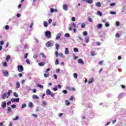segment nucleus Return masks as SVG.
I'll list each match as a JSON object with an SVG mask.
<instances>
[{
    "mask_svg": "<svg viewBox=\"0 0 126 126\" xmlns=\"http://www.w3.org/2000/svg\"><path fill=\"white\" fill-rule=\"evenodd\" d=\"M75 28H76V23H71L69 25V31H72V30H73L74 33H75L76 32V29Z\"/></svg>",
    "mask_w": 126,
    "mask_h": 126,
    "instance_id": "1",
    "label": "nucleus"
},
{
    "mask_svg": "<svg viewBox=\"0 0 126 126\" xmlns=\"http://www.w3.org/2000/svg\"><path fill=\"white\" fill-rule=\"evenodd\" d=\"M44 34L46 37H47V38L48 39H51V38H52V33L50 31H45Z\"/></svg>",
    "mask_w": 126,
    "mask_h": 126,
    "instance_id": "2",
    "label": "nucleus"
},
{
    "mask_svg": "<svg viewBox=\"0 0 126 126\" xmlns=\"http://www.w3.org/2000/svg\"><path fill=\"white\" fill-rule=\"evenodd\" d=\"M54 44H55V42L53 40H50L46 43V46L48 47H52V46H54Z\"/></svg>",
    "mask_w": 126,
    "mask_h": 126,
    "instance_id": "3",
    "label": "nucleus"
},
{
    "mask_svg": "<svg viewBox=\"0 0 126 126\" xmlns=\"http://www.w3.org/2000/svg\"><path fill=\"white\" fill-rule=\"evenodd\" d=\"M46 95H50L51 97H54V96H55V94H53V93H52L49 89L46 90Z\"/></svg>",
    "mask_w": 126,
    "mask_h": 126,
    "instance_id": "4",
    "label": "nucleus"
},
{
    "mask_svg": "<svg viewBox=\"0 0 126 126\" xmlns=\"http://www.w3.org/2000/svg\"><path fill=\"white\" fill-rule=\"evenodd\" d=\"M2 72L4 76H6V77H8V76H9V73H8V71L7 70H3Z\"/></svg>",
    "mask_w": 126,
    "mask_h": 126,
    "instance_id": "5",
    "label": "nucleus"
},
{
    "mask_svg": "<svg viewBox=\"0 0 126 126\" xmlns=\"http://www.w3.org/2000/svg\"><path fill=\"white\" fill-rule=\"evenodd\" d=\"M18 70L19 72H22L24 70V68L22 65L18 66Z\"/></svg>",
    "mask_w": 126,
    "mask_h": 126,
    "instance_id": "6",
    "label": "nucleus"
},
{
    "mask_svg": "<svg viewBox=\"0 0 126 126\" xmlns=\"http://www.w3.org/2000/svg\"><path fill=\"white\" fill-rule=\"evenodd\" d=\"M11 102H12V103H18V102H19V98H12L11 99Z\"/></svg>",
    "mask_w": 126,
    "mask_h": 126,
    "instance_id": "7",
    "label": "nucleus"
},
{
    "mask_svg": "<svg viewBox=\"0 0 126 126\" xmlns=\"http://www.w3.org/2000/svg\"><path fill=\"white\" fill-rule=\"evenodd\" d=\"M1 107L2 109H5L6 108V102L5 101H3L1 102Z\"/></svg>",
    "mask_w": 126,
    "mask_h": 126,
    "instance_id": "8",
    "label": "nucleus"
},
{
    "mask_svg": "<svg viewBox=\"0 0 126 126\" xmlns=\"http://www.w3.org/2000/svg\"><path fill=\"white\" fill-rule=\"evenodd\" d=\"M1 97L2 99H5V98H7V94L6 93L3 94L1 95Z\"/></svg>",
    "mask_w": 126,
    "mask_h": 126,
    "instance_id": "9",
    "label": "nucleus"
},
{
    "mask_svg": "<svg viewBox=\"0 0 126 126\" xmlns=\"http://www.w3.org/2000/svg\"><path fill=\"white\" fill-rule=\"evenodd\" d=\"M50 12H51V13H54V12H58V9L52 8L50 9Z\"/></svg>",
    "mask_w": 126,
    "mask_h": 126,
    "instance_id": "10",
    "label": "nucleus"
},
{
    "mask_svg": "<svg viewBox=\"0 0 126 126\" xmlns=\"http://www.w3.org/2000/svg\"><path fill=\"white\" fill-rule=\"evenodd\" d=\"M68 8V7L67 6V4H63V10H64L65 11H66V10H67Z\"/></svg>",
    "mask_w": 126,
    "mask_h": 126,
    "instance_id": "11",
    "label": "nucleus"
},
{
    "mask_svg": "<svg viewBox=\"0 0 126 126\" xmlns=\"http://www.w3.org/2000/svg\"><path fill=\"white\" fill-rule=\"evenodd\" d=\"M61 36L62 34L61 33H59L58 34H57L56 38V40H60Z\"/></svg>",
    "mask_w": 126,
    "mask_h": 126,
    "instance_id": "12",
    "label": "nucleus"
},
{
    "mask_svg": "<svg viewBox=\"0 0 126 126\" xmlns=\"http://www.w3.org/2000/svg\"><path fill=\"white\" fill-rule=\"evenodd\" d=\"M12 93V90H10L8 91V92L7 93V95H8V96H7V98H8V97H9V96H10V94Z\"/></svg>",
    "mask_w": 126,
    "mask_h": 126,
    "instance_id": "13",
    "label": "nucleus"
},
{
    "mask_svg": "<svg viewBox=\"0 0 126 126\" xmlns=\"http://www.w3.org/2000/svg\"><path fill=\"white\" fill-rule=\"evenodd\" d=\"M83 1H86L88 3H92L93 2V0H83Z\"/></svg>",
    "mask_w": 126,
    "mask_h": 126,
    "instance_id": "14",
    "label": "nucleus"
},
{
    "mask_svg": "<svg viewBox=\"0 0 126 126\" xmlns=\"http://www.w3.org/2000/svg\"><path fill=\"white\" fill-rule=\"evenodd\" d=\"M65 55H68L69 54V51H68V48H65Z\"/></svg>",
    "mask_w": 126,
    "mask_h": 126,
    "instance_id": "15",
    "label": "nucleus"
},
{
    "mask_svg": "<svg viewBox=\"0 0 126 126\" xmlns=\"http://www.w3.org/2000/svg\"><path fill=\"white\" fill-rule=\"evenodd\" d=\"M32 98L33 99H39V96H38V95H36V94H33L32 96Z\"/></svg>",
    "mask_w": 126,
    "mask_h": 126,
    "instance_id": "16",
    "label": "nucleus"
},
{
    "mask_svg": "<svg viewBox=\"0 0 126 126\" xmlns=\"http://www.w3.org/2000/svg\"><path fill=\"white\" fill-rule=\"evenodd\" d=\"M46 105H47V102L45 101H42L41 106H42V107H46Z\"/></svg>",
    "mask_w": 126,
    "mask_h": 126,
    "instance_id": "17",
    "label": "nucleus"
},
{
    "mask_svg": "<svg viewBox=\"0 0 126 126\" xmlns=\"http://www.w3.org/2000/svg\"><path fill=\"white\" fill-rule=\"evenodd\" d=\"M78 62L79 63L84 64V62H83V60H82V59H79Z\"/></svg>",
    "mask_w": 126,
    "mask_h": 126,
    "instance_id": "18",
    "label": "nucleus"
},
{
    "mask_svg": "<svg viewBox=\"0 0 126 126\" xmlns=\"http://www.w3.org/2000/svg\"><path fill=\"white\" fill-rule=\"evenodd\" d=\"M65 103L66 106H69V105L70 104V102H69L68 100H65Z\"/></svg>",
    "mask_w": 126,
    "mask_h": 126,
    "instance_id": "19",
    "label": "nucleus"
},
{
    "mask_svg": "<svg viewBox=\"0 0 126 126\" xmlns=\"http://www.w3.org/2000/svg\"><path fill=\"white\" fill-rule=\"evenodd\" d=\"M38 65L39 66H43V65H45V63L44 62H41L38 63Z\"/></svg>",
    "mask_w": 126,
    "mask_h": 126,
    "instance_id": "20",
    "label": "nucleus"
},
{
    "mask_svg": "<svg viewBox=\"0 0 126 126\" xmlns=\"http://www.w3.org/2000/svg\"><path fill=\"white\" fill-rule=\"evenodd\" d=\"M96 6L97 7H100L101 6V3L100 2H97L95 3Z\"/></svg>",
    "mask_w": 126,
    "mask_h": 126,
    "instance_id": "21",
    "label": "nucleus"
},
{
    "mask_svg": "<svg viewBox=\"0 0 126 126\" xmlns=\"http://www.w3.org/2000/svg\"><path fill=\"white\" fill-rule=\"evenodd\" d=\"M97 15H99V16H102L103 15V14L102 13V12L100 11H98L97 12Z\"/></svg>",
    "mask_w": 126,
    "mask_h": 126,
    "instance_id": "22",
    "label": "nucleus"
},
{
    "mask_svg": "<svg viewBox=\"0 0 126 126\" xmlns=\"http://www.w3.org/2000/svg\"><path fill=\"white\" fill-rule=\"evenodd\" d=\"M43 25H44V27H48V23L46 21H44Z\"/></svg>",
    "mask_w": 126,
    "mask_h": 126,
    "instance_id": "23",
    "label": "nucleus"
},
{
    "mask_svg": "<svg viewBox=\"0 0 126 126\" xmlns=\"http://www.w3.org/2000/svg\"><path fill=\"white\" fill-rule=\"evenodd\" d=\"M29 108H33V103H32V102H30L29 103Z\"/></svg>",
    "mask_w": 126,
    "mask_h": 126,
    "instance_id": "24",
    "label": "nucleus"
},
{
    "mask_svg": "<svg viewBox=\"0 0 126 126\" xmlns=\"http://www.w3.org/2000/svg\"><path fill=\"white\" fill-rule=\"evenodd\" d=\"M53 90H54V91H57V90H58V86L55 85L54 88H53Z\"/></svg>",
    "mask_w": 126,
    "mask_h": 126,
    "instance_id": "25",
    "label": "nucleus"
},
{
    "mask_svg": "<svg viewBox=\"0 0 126 126\" xmlns=\"http://www.w3.org/2000/svg\"><path fill=\"white\" fill-rule=\"evenodd\" d=\"M20 87V84L19 82H17L16 83V88H19Z\"/></svg>",
    "mask_w": 126,
    "mask_h": 126,
    "instance_id": "26",
    "label": "nucleus"
},
{
    "mask_svg": "<svg viewBox=\"0 0 126 126\" xmlns=\"http://www.w3.org/2000/svg\"><path fill=\"white\" fill-rule=\"evenodd\" d=\"M37 87H39V88H41V89L44 88V87L40 84H37Z\"/></svg>",
    "mask_w": 126,
    "mask_h": 126,
    "instance_id": "27",
    "label": "nucleus"
},
{
    "mask_svg": "<svg viewBox=\"0 0 126 126\" xmlns=\"http://www.w3.org/2000/svg\"><path fill=\"white\" fill-rule=\"evenodd\" d=\"M94 81V79L91 78L89 80V83H92Z\"/></svg>",
    "mask_w": 126,
    "mask_h": 126,
    "instance_id": "28",
    "label": "nucleus"
},
{
    "mask_svg": "<svg viewBox=\"0 0 126 126\" xmlns=\"http://www.w3.org/2000/svg\"><path fill=\"white\" fill-rule=\"evenodd\" d=\"M10 60V56L9 55H8L6 58V62H8Z\"/></svg>",
    "mask_w": 126,
    "mask_h": 126,
    "instance_id": "29",
    "label": "nucleus"
},
{
    "mask_svg": "<svg viewBox=\"0 0 126 126\" xmlns=\"http://www.w3.org/2000/svg\"><path fill=\"white\" fill-rule=\"evenodd\" d=\"M26 106H27L26 104L23 103L22 104V109H24V108H26Z\"/></svg>",
    "mask_w": 126,
    "mask_h": 126,
    "instance_id": "30",
    "label": "nucleus"
},
{
    "mask_svg": "<svg viewBox=\"0 0 126 126\" xmlns=\"http://www.w3.org/2000/svg\"><path fill=\"white\" fill-rule=\"evenodd\" d=\"M85 26H86L85 23H82L81 25V28H85Z\"/></svg>",
    "mask_w": 126,
    "mask_h": 126,
    "instance_id": "31",
    "label": "nucleus"
},
{
    "mask_svg": "<svg viewBox=\"0 0 126 126\" xmlns=\"http://www.w3.org/2000/svg\"><path fill=\"white\" fill-rule=\"evenodd\" d=\"M19 119V117L18 116H16L15 118L13 119V121H17Z\"/></svg>",
    "mask_w": 126,
    "mask_h": 126,
    "instance_id": "32",
    "label": "nucleus"
},
{
    "mask_svg": "<svg viewBox=\"0 0 126 126\" xmlns=\"http://www.w3.org/2000/svg\"><path fill=\"white\" fill-rule=\"evenodd\" d=\"M64 37H67L68 38H69L70 37V35L69 33H67L64 34Z\"/></svg>",
    "mask_w": 126,
    "mask_h": 126,
    "instance_id": "33",
    "label": "nucleus"
},
{
    "mask_svg": "<svg viewBox=\"0 0 126 126\" xmlns=\"http://www.w3.org/2000/svg\"><path fill=\"white\" fill-rule=\"evenodd\" d=\"M44 76L45 78L49 77L50 76V74H49V73L44 74Z\"/></svg>",
    "mask_w": 126,
    "mask_h": 126,
    "instance_id": "34",
    "label": "nucleus"
},
{
    "mask_svg": "<svg viewBox=\"0 0 126 126\" xmlns=\"http://www.w3.org/2000/svg\"><path fill=\"white\" fill-rule=\"evenodd\" d=\"M26 63H27L28 64H30V60H29V59H27Z\"/></svg>",
    "mask_w": 126,
    "mask_h": 126,
    "instance_id": "35",
    "label": "nucleus"
},
{
    "mask_svg": "<svg viewBox=\"0 0 126 126\" xmlns=\"http://www.w3.org/2000/svg\"><path fill=\"white\" fill-rule=\"evenodd\" d=\"M10 107L12 108V109H15V108H16V105L12 104L10 106Z\"/></svg>",
    "mask_w": 126,
    "mask_h": 126,
    "instance_id": "36",
    "label": "nucleus"
},
{
    "mask_svg": "<svg viewBox=\"0 0 126 126\" xmlns=\"http://www.w3.org/2000/svg\"><path fill=\"white\" fill-rule=\"evenodd\" d=\"M13 95L14 96V97H18V94H17V93H16V92L13 93Z\"/></svg>",
    "mask_w": 126,
    "mask_h": 126,
    "instance_id": "37",
    "label": "nucleus"
},
{
    "mask_svg": "<svg viewBox=\"0 0 126 126\" xmlns=\"http://www.w3.org/2000/svg\"><path fill=\"white\" fill-rule=\"evenodd\" d=\"M85 42L86 43H88L89 42V38L88 37H85Z\"/></svg>",
    "mask_w": 126,
    "mask_h": 126,
    "instance_id": "38",
    "label": "nucleus"
},
{
    "mask_svg": "<svg viewBox=\"0 0 126 126\" xmlns=\"http://www.w3.org/2000/svg\"><path fill=\"white\" fill-rule=\"evenodd\" d=\"M55 46H56V50H59V48L60 47V45H59V44L56 43L55 44Z\"/></svg>",
    "mask_w": 126,
    "mask_h": 126,
    "instance_id": "39",
    "label": "nucleus"
},
{
    "mask_svg": "<svg viewBox=\"0 0 126 126\" xmlns=\"http://www.w3.org/2000/svg\"><path fill=\"white\" fill-rule=\"evenodd\" d=\"M69 90L70 91H75V89L74 88H69Z\"/></svg>",
    "mask_w": 126,
    "mask_h": 126,
    "instance_id": "40",
    "label": "nucleus"
},
{
    "mask_svg": "<svg viewBox=\"0 0 126 126\" xmlns=\"http://www.w3.org/2000/svg\"><path fill=\"white\" fill-rule=\"evenodd\" d=\"M110 14H112L114 15H116L117 14V13L116 12H113V11H110Z\"/></svg>",
    "mask_w": 126,
    "mask_h": 126,
    "instance_id": "41",
    "label": "nucleus"
},
{
    "mask_svg": "<svg viewBox=\"0 0 126 126\" xmlns=\"http://www.w3.org/2000/svg\"><path fill=\"white\" fill-rule=\"evenodd\" d=\"M74 52H75V53H78V49H77V48H74Z\"/></svg>",
    "mask_w": 126,
    "mask_h": 126,
    "instance_id": "42",
    "label": "nucleus"
},
{
    "mask_svg": "<svg viewBox=\"0 0 126 126\" xmlns=\"http://www.w3.org/2000/svg\"><path fill=\"white\" fill-rule=\"evenodd\" d=\"M7 110H8V112L9 113H10V112H11V108H10V107H7Z\"/></svg>",
    "mask_w": 126,
    "mask_h": 126,
    "instance_id": "43",
    "label": "nucleus"
},
{
    "mask_svg": "<svg viewBox=\"0 0 126 126\" xmlns=\"http://www.w3.org/2000/svg\"><path fill=\"white\" fill-rule=\"evenodd\" d=\"M120 33H117L116 34L115 37H116V38H120Z\"/></svg>",
    "mask_w": 126,
    "mask_h": 126,
    "instance_id": "44",
    "label": "nucleus"
},
{
    "mask_svg": "<svg viewBox=\"0 0 126 126\" xmlns=\"http://www.w3.org/2000/svg\"><path fill=\"white\" fill-rule=\"evenodd\" d=\"M97 28L100 29V28H102V24H99L97 25Z\"/></svg>",
    "mask_w": 126,
    "mask_h": 126,
    "instance_id": "45",
    "label": "nucleus"
},
{
    "mask_svg": "<svg viewBox=\"0 0 126 126\" xmlns=\"http://www.w3.org/2000/svg\"><path fill=\"white\" fill-rule=\"evenodd\" d=\"M73 76L74 78H76V79L77 78V73H74Z\"/></svg>",
    "mask_w": 126,
    "mask_h": 126,
    "instance_id": "46",
    "label": "nucleus"
},
{
    "mask_svg": "<svg viewBox=\"0 0 126 126\" xmlns=\"http://www.w3.org/2000/svg\"><path fill=\"white\" fill-rule=\"evenodd\" d=\"M42 58H46V55H45V54L44 53H41L40 54Z\"/></svg>",
    "mask_w": 126,
    "mask_h": 126,
    "instance_id": "47",
    "label": "nucleus"
},
{
    "mask_svg": "<svg viewBox=\"0 0 126 126\" xmlns=\"http://www.w3.org/2000/svg\"><path fill=\"white\" fill-rule=\"evenodd\" d=\"M55 64L57 65L59 64V59H57L55 62Z\"/></svg>",
    "mask_w": 126,
    "mask_h": 126,
    "instance_id": "48",
    "label": "nucleus"
},
{
    "mask_svg": "<svg viewBox=\"0 0 126 126\" xmlns=\"http://www.w3.org/2000/svg\"><path fill=\"white\" fill-rule=\"evenodd\" d=\"M83 36H87V32H83Z\"/></svg>",
    "mask_w": 126,
    "mask_h": 126,
    "instance_id": "49",
    "label": "nucleus"
},
{
    "mask_svg": "<svg viewBox=\"0 0 126 126\" xmlns=\"http://www.w3.org/2000/svg\"><path fill=\"white\" fill-rule=\"evenodd\" d=\"M116 25L117 26H120V22L117 21V22H116Z\"/></svg>",
    "mask_w": 126,
    "mask_h": 126,
    "instance_id": "50",
    "label": "nucleus"
},
{
    "mask_svg": "<svg viewBox=\"0 0 126 126\" xmlns=\"http://www.w3.org/2000/svg\"><path fill=\"white\" fill-rule=\"evenodd\" d=\"M60 68L56 69V73H59L60 72Z\"/></svg>",
    "mask_w": 126,
    "mask_h": 126,
    "instance_id": "51",
    "label": "nucleus"
},
{
    "mask_svg": "<svg viewBox=\"0 0 126 126\" xmlns=\"http://www.w3.org/2000/svg\"><path fill=\"white\" fill-rule=\"evenodd\" d=\"M116 5V3H111L110 4V6H115Z\"/></svg>",
    "mask_w": 126,
    "mask_h": 126,
    "instance_id": "52",
    "label": "nucleus"
},
{
    "mask_svg": "<svg viewBox=\"0 0 126 126\" xmlns=\"http://www.w3.org/2000/svg\"><path fill=\"white\" fill-rule=\"evenodd\" d=\"M105 25L106 27H109V26H110V24L108 23H105Z\"/></svg>",
    "mask_w": 126,
    "mask_h": 126,
    "instance_id": "53",
    "label": "nucleus"
},
{
    "mask_svg": "<svg viewBox=\"0 0 126 126\" xmlns=\"http://www.w3.org/2000/svg\"><path fill=\"white\" fill-rule=\"evenodd\" d=\"M51 70V69L50 68H47L45 71V72H48V71H50Z\"/></svg>",
    "mask_w": 126,
    "mask_h": 126,
    "instance_id": "54",
    "label": "nucleus"
},
{
    "mask_svg": "<svg viewBox=\"0 0 126 126\" xmlns=\"http://www.w3.org/2000/svg\"><path fill=\"white\" fill-rule=\"evenodd\" d=\"M3 66H7V63L6 62H4L3 64Z\"/></svg>",
    "mask_w": 126,
    "mask_h": 126,
    "instance_id": "55",
    "label": "nucleus"
},
{
    "mask_svg": "<svg viewBox=\"0 0 126 126\" xmlns=\"http://www.w3.org/2000/svg\"><path fill=\"white\" fill-rule=\"evenodd\" d=\"M27 57H28V53H26L25 54V59H27Z\"/></svg>",
    "mask_w": 126,
    "mask_h": 126,
    "instance_id": "56",
    "label": "nucleus"
},
{
    "mask_svg": "<svg viewBox=\"0 0 126 126\" xmlns=\"http://www.w3.org/2000/svg\"><path fill=\"white\" fill-rule=\"evenodd\" d=\"M71 20L72 21H73V22L75 21V17H72L71 18Z\"/></svg>",
    "mask_w": 126,
    "mask_h": 126,
    "instance_id": "57",
    "label": "nucleus"
},
{
    "mask_svg": "<svg viewBox=\"0 0 126 126\" xmlns=\"http://www.w3.org/2000/svg\"><path fill=\"white\" fill-rule=\"evenodd\" d=\"M32 117H34V118H37V117H38L36 114H32Z\"/></svg>",
    "mask_w": 126,
    "mask_h": 126,
    "instance_id": "58",
    "label": "nucleus"
},
{
    "mask_svg": "<svg viewBox=\"0 0 126 126\" xmlns=\"http://www.w3.org/2000/svg\"><path fill=\"white\" fill-rule=\"evenodd\" d=\"M103 63H104V61H100V62H99V64H100V65L103 64Z\"/></svg>",
    "mask_w": 126,
    "mask_h": 126,
    "instance_id": "59",
    "label": "nucleus"
},
{
    "mask_svg": "<svg viewBox=\"0 0 126 126\" xmlns=\"http://www.w3.org/2000/svg\"><path fill=\"white\" fill-rule=\"evenodd\" d=\"M9 29V27H8V26H6L5 27V29L6 30H8V29Z\"/></svg>",
    "mask_w": 126,
    "mask_h": 126,
    "instance_id": "60",
    "label": "nucleus"
},
{
    "mask_svg": "<svg viewBox=\"0 0 126 126\" xmlns=\"http://www.w3.org/2000/svg\"><path fill=\"white\" fill-rule=\"evenodd\" d=\"M88 20L90 21V22H92V18L89 17Z\"/></svg>",
    "mask_w": 126,
    "mask_h": 126,
    "instance_id": "61",
    "label": "nucleus"
},
{
    "mask_svg": "<svg viewBox=\"0 0 126 126\" xmlns=\"http://www.w3.org/2000/svg\"><path fill=\"white\" fill-rule=\"evenodd\" d=\"M69 100H70V101H72L73 100V96H71L70 98H69Z\"/></svg>",
    "mask_w": 126,
    "mask_h": 126,
    "instance_id": "62",
    "label": "nucleus"
},
{
    "mask_svg": "<svg viewBox=\"0 0 126 126\" xmlns=\"http://www.w3.org/2000/svg\"><path fill=\"white\" fill-rule=\"evenodd\" d=\"M33 58L37 59V54H34L33 55Z\"/></svg>",
    "mask_w": 126,
    "mask_h": 126,
    "instance_id": "63",
    "label": "nucleus"
},
{
    "mask_svg": "<svg viewBox=\"0 0 126 126\" xmlns=\"http://www.w3.org/2000/svg\"><path fill=\"white\" fill-rule=\"evenodd\" d=\"M96 45H97V46H100V45H101V42L99 41L96 42Z\"/></svg>",
    "mask_w": 126,
    "mask_h": 126,
    "instance_id": "64",
    "label": "nucleus"
}]
</instances>
